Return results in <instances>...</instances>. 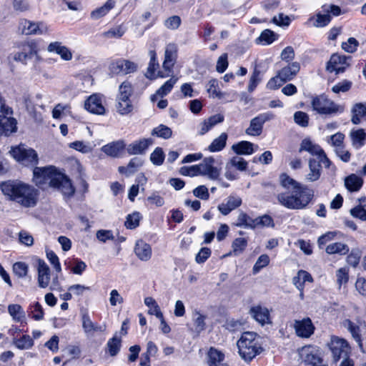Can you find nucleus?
Here are the masks:
<instances>
[{"label": "nucleus", "mask_w": 366, "mask_h": 366, "mask_svg": "<svg viewBox=\"0 0 366 366\" xmlns=\"http://www.w3.org/2000/svg\"><path fill=\"white\" fill-rule=\"evenodd\" d=\"M1 190L6 198L24 208L36 206L39 190L34 185L20 179H13L1 184Z\"/></svg>", "instance_id": "f257e3e1"}, {"label": "nucleus", "mask_w": 366, "mask_h": 366, "mask_svg": "<svg viewBox=\"0 0 366 366\" xmlns=\"http://www.w3.org/2000/svg\"><path fill=\"white\" fill-rule=\"evenodd\" d=\"M32 181L40 187L49 186L56 189L65 197H71L75 192L71 180L54 166L36 167L33 169Z\"/></svg>", "instance_id": "f03ea898"}, {"label": "nucleus", "mask_w": 366, "mask_h": 366, "mask_svg": "<svg viewBox=\"0 0 366 366\" xmlns=\"http://www.w3.org/2000/svg\"><path fill=\"white\" fill-rule=\"evenodd\" d=\"M313 192L307 187L295 190L287 191L277 194L278 202L289 209L300 210L305 209L313 197Z\"/></svg>", "instance_id": "7ed1b4c3"}, {"label": "nucleus", "mask_w": 366, "mask_h": 366, "mask_svg": "<svg viewBox=\"0 0 366 366\" xmlns=\"http://www.w3.org/2000/svg\"><path fill=\"white\" fill-rule=\"evenodd\" d=\"M237 352L245 362H250L263 352L259 337L255 332H244L237 341Z\"/></svg>", "instance_id": "20e7f679"}, {"label": "nucleus", "mask_w": 366, "mask_h": 366, "mask_svg": "<svg viewBox=\"0 0 366 366\" xmlns=\"http://www.w3.org/2000/svg\"><path fill=\"white\" fill-rule=\"evenodd\" d=\"M311 104L314 111L320 114L330 115L343 112L345 107L335 104L325 95L312 98Z\"/></svg>", "instance_id": "39448f33"}, {"label": "nucleus", "mask_w": 366, "mask_h": 366, "mask_svg": "<svg viewBox=\"0 0 366 366\" xmlns=\"http://www.w3.org/2000/svg\"><path fill=\"white\" fill-rule=\"evenodd\" d=\"M327 347L332 354V361L335 363L342 357L351 355V347L348 342L337 336H331Z\"/></svg>", "instance_id": "423d86ee"}, {"label": "nucleus", "mask_w": 366, "mask_h": 366, "mask_svg": "<svg viewBox=\"0 0 366 366\" xmlns=\"http://www.w3.org/2000/svg\"><path fill=\"white\" fill-rule=\"evenodd\" d=\"M306 151L313 156H316L320 162L324 164L325 168L330 169L332 172H335V167L331 161L327 158L324 150L318 144L312 142L310 139H304L300 144L299 152Z\"/></svg>", "instance_id": "0eeeda50"}, {"label": "nucleus", "mask_w": 366, "mask_h": 366, "mask_svg": "<svg viewBox=\"0 0 366 366\" xmlns=\"http://www.w3.org/2000/svg\"><path fill=\"white\" fill-rule=\"evenodd\" d=\"M10 153L16 161L25 166H34L38 164L39 158L36 151L24 145L12 148Z\"/></svg>", "instance_id": "6e6552de"}, {"label": "nucleus", "mask_w": 366, "mask_h": 366, "mask_svg": "<svg viewBox=\"0 0 366 366\" xmlns=\"http://www.w3.org/2000/svg\"><path fill=\"white\" fill-rule=\"evenodd\" d=\"M19 30L25 35H44L51 31L50 26L43 21H31L21 19L19 22Z\"/></svg>", "instance_id": "1a4fd4ad"}, {"label": "nucleus", "mask_w": 366, "mask_h": 366, "mask_svg": "<svg viewBox=\"0 0 366 366\" xmlns=\"http://www.w3.org/2000/svg\"><path fill=\"white\" fill-rule=\"evenodd\" d=\"M300 358L310 366H327L318 350L310 346L302 347L300 351Z\"/></svg>", "instance_id": "9d476101"}, {"label": "nucleus", "mask_w": 366, "mask_h": 366, "mask_svg": "<svg viewBox=\"0 0 366 366\" xmlns=\"http://www.w3.org/2000/svg\"><path fill=\"white\" fill-rule=\"evenodd\" d=\"M274 118V115L272 112H265L259 114L252 119L249 127L246 129L247 134L250 136H259L262 132L263 124Z\"/></svg>", "instance_id": "9b49d317"}, {"label": "nucleus", "mask_w": 366, "mask_h": 366, "mask_svg": "<svg viewBox=\"0 0 366 366\" xmlns=\"http://www.w3.org/2000/svg\"><path fill=\"white\" fill-rule=\"evenodd\" d=\"M138 64L128 59H119L112 61L109 65V70L114 74H128L135 72Z\"/></svg>", "instance_id": "f8f14e48"}, {"label": "nucleus", "mask_w": 366, "mask_h": 366, "mask_svg": "<svg viewBox=\"0 0 366 366\" xmlns=\"http://www.w3.org/2000/svg\"><path fill=\"white\" fill-rule=\"evenodd\" d=\"M350 59V56H346L345 55L334 54L331 56L327 64V70L330 73H342L350 66V63L348 61Z\"/></svg>", "instance_id": "ddd939ff"}, {"label": "nucleus", "mask_w": 366, "mask_h": 366, "mask_svg": "<svg viewBox=\"0 0 366 366\" xmlns=\"http://www.w3.org/2000/svg\"><path fill=\"white\" fill-rule=\"evenodd\" d=\"M214 159L212 157H206L199 164L200 176H205L211 180H218L221 174V169L214 166Z\"/></svg>", "instance_id": "4468645a"}, {"label": "nucleus", "mask_w": 366, "mask_h": 366, "mask_svg": "<svg viewBox=\"0 0 366 366\" xmlns=\"http://www.w3.org/2000/svg\"><path fill=\"white\" fill-rule=\"evenodd\" d=\"M36 269L38 273V286L40 288L47 287L51 280L50 269L49 266L43 259H39L37 260Z\"/></svg>", "instance_id": "2eb2a0df"}, {"label": "nucleus", "mask_w": 366, "mask_h": 366, "mask_svg": "<svg viewBox=\"0 0 366 366\" xmlns=\"http://www.w3.org/2000/svg\"><path fill=\"white\" fill-rule=\"evenodd\" d=\"M177 58V46L174 43L168 44L164 51V60L162 64L164 69L172 71Z\"/></svg>", "instance_id": "dca6fc26"}, {"label": "nucleus", "mask_w": 366, "mask_h": 366, "mask_svg": "<svg viewBox=\"0 0 366 366\" xmlns=\"http://www.w3.org/2000/svg\"><path fill=\"white\" fill-rule=\"evenodd\" d=\"M85 109L91 113L103 114L105 108L102 103V97L98 94L91 95L84 103Z\"/></svg>", "instance_id": "f3484780"}, {"label": "nucleus", "mask_w": 366, "mask_h": 366, "mask_svg": "<svg viewBox=\"0 0 366 366\" xmlns=\"http://www.w3.org/2000/svg\"><path fill=\"white\" fill-rule=\"evenodd\" d=\"M82 327L84 332L89 336H93L95 332H104L106 330V325H99L92 322L89 315L84 313L81 317Z\"/></svg>", "instance_id": "a211bd4d"}, {"label": "nucleus", "mask_w": 366, "mask_h": 366, "mask_svg": "<svg viewBox=\"0 0 366 366\" xmlns=\"http://www.w3.org/2000/svg\"><path fill=\"white\" fill-rule=\"evenodd\" d=\"M294 327L297 336L309 337L314 332L315 327L310 318H304L302 320H295Z\"/></svg>", "instance_id": "6ab92c4d"}, {"label": "nucleus", "mask_w": 366, "mask_h": 366, "mask_svg": "<svg viewBox=\"0 0 366 366\" xmlns=\"http://www.w3.org/2000/svg\"><path fill=\"white\" fill-rule=\"evenodd\" d=\"M344 327L351 333L352 337L357 342L360 347H362L361 330L365 328L366 324L364 321H359L358 324L352 322L350 320H345L343 323Z\"/></svg>", "instance_id": "aec40b11"}, {"label": "nucleus", "mask_w": 366, "mask_h": 366, "mask_svg": "<svg viewBox=\"0 0 366 366\" xmlns=\"http://www.w3.org/2000/svg\"><path fill=\"white\" fill-rule=\"evenodd\" d=\"M152 144L153 140L150 138L142 139L129 144L126 149L130 155L142 154Z\"/></svg>", "instance_id": "412c9836"}, {"label": "nucleus", "mask_w": 366, "mask_h": 366, "mask_svg": "<svg viewBox=\"0 0 366 366\" xmlns=\"http://www.w3.org/2000/svg\"><path fill=\"white\" fill-rule=\"evenodd\" d=\"M134 252L138 259L142 262L149 261L152 255L151 245L142 239L136 242Z\"/></svg>", "instance_id": "4be33fe9"}, {"label": "nucleus", "mask_w": 366, "mask_h": 366, "mask_svg": "<svg viewBox=\"0 0 366 366\" xmlns=\"http://www.w3.org/2000/svg\"><path fill=\"white\" fill-rule=\"evenodd\" d=\"M242 204V199L237 195H229L224 202L218 205V209L223 215H227Z\"/></svg>", "instance_id": "5701e85b"}, {"label": "nucleus", "mask_w": 366, "mask_h": 366, "mask_svg": "<svg viewBox=\"0 0 366 366\" xmlns=\"http://www.w3.org/2000/svg\"><path fill=\"white\" fill-rule=\"evenodd\" d=\"M251 316L260 325L270 324V314L267 308L257 305L252 307L249 310Z\"/></svg>", "instance_id": "b1692460"}, {"label": "nucleus", "mask_w": 366, "mask_h": 366, "mask_svg": "<svg viewBox=\"0 0 366 366\" xmlns=\"http://www.w3.org/2000/svg\"><path fill=\"white\" fill-rule=\"evenodd\" d=\"M300 69V64L297 61L290 63L278 71L277 74L280 79L285 83L293 79L298 74Z\"/></svg>", "instance_id": "393cba45"}, {"label": "nucleus", "mask_w": 366, "mask_h": 366, "mask_svg": "<svg viewBox=\"0 0 366 366\" xmlns=\"http://www.w3.org/2000/svg\"><path fill=\"white\" fill-rule=\"evenodd\" d=\"M362 122H366V103L357 102L351 108V122L357 125Z\"/></svg>", "instance_id": "a878e982"}, {"label": "nucleus", "mask_w": 366, "mask_h": 366, "mask_svg": "<svg viewBox=\"0 0 366 366\" xmlns=\"http://www.w3.org/2000/svg\"><path fill=\"white\" fill-rule=\"evenodd\" d=\"M47 51L49 53H55L59 55L61 59L64 61H70L73 57L71 50L59 41L51 42L47 46Z\"/></svg>", "instance_id": "bb28decb"}, {"label": "nucleus", "mask_w": 366, "mask_h": 366, "mask_svg": "<svg viewBox=\"0 0 366 366\" xmlns=\"http://www.w3.org/2000/svg\"><path fill=\"white\" fill-rule=\"evenodd\" d=\"M0 135L9 136L17 131V122L12 117L0 115Z\"/></svg>", "instance_id": "cd10ccee"}, {"label": "nucleus", "mask_w": 366, "mask_h": 366, "mask_svg": "<svg viewBox=\"0 0 366 366\" xmlns=\"http://www.w3.org/2000/svg\"><path fill=\"white\" fill-rule=\"evenodd\" d=\"M209 366H227L224 362V353L215 347H210L207 354Z\"/></svg>", "instance_id": "c85d7f7f"}, {"label": "nucleus", "mask_w": 366, "mask_h": 366, "mask_svg": "<svg viewBox=\"0 0 366 366\" xmlns=\"http://www.w3.org/2000/svg\"><path fill=\"white\" fill-rule=\"evenodd\" d=\"M224 121V117L222 114H215L207 119H204L199 124L198 134L203 135L209 132L216 124L221 123Z\"/></svg>", "instance_id": "c756f323"}, {"label": "nucleus", "mask_w": 366, "mask_h": 366, "mask_svg": "<svg viewBox=\"0 0 366 366\" xmlns=\"http://www.w3.org/2000/svg\"><path fill=\"white\" fill-rule=\"evenodd\" d=\"M331 21L330 14L318 13L316 16L310 17L306 21L305 24L307 26H313L315 27H324L326 26Z\"/></svg>", "instance_id": "7c9ffc66"}, {"label": "nucleus", "mask_w": 366, "mask_h": 366, "mask_svg": "<svg viewBox=\"0 0 366 366\" xmlns=\"http://www.w3.org/2000/svg\"><path fill=\"white\" fill-rule=\"evenodd\" d=\"M142 164L143 161L140 158L134 157L129 161L127 167H119L118 171L120 174H125L127 177H129L135 173L139 168L142 166Z\"/></svg>", "instance_id": "2f4dec72"}, {"label": "nucleus", "mask_w": 366, "mask_h": 366, "mask_svg": "<svg viewBox=\"0 0 366 366\" xmlns=\"http://www.w3.org/2000/svg\"><path fill=\"white\" fill-rule=\"evenodd\" d=\"M321 164L322 162H320V161L317 162L314 159L309 160L310 172L306 175L307 181L313 182L319 179L321 175Z\"/></svg>", "instance_id": "473e14b6"}, {"label": "nucleus", "mask_w": 366, "mask_h": 366, "mask_svg": "<svg viewBox=\"0 0 366 366\" xmlns=\"http://www.w3.org/2000/svg\"><path fill=\"white\" fill-rule=\"evenodd\" d=\"M149 55L150 57V60L145 76L150 79H154L157 76H159V74H156V71L159 69V64L157 59V54L155 51L150 50L149 51ZM159 76H161L159 75Z\"/></svg>", "instance_id": "72a5a7b5"}, {"label": "nucleus", "mask_w": 366, "mask_h": 366, "mask_svg": "<svg viewBox=\"0 0 366 366\" xmlns=\"http://www.w3.org/2000/svg\"><path fill=\"white\" fill-rule=\"evenodd\" d=\"M126 31V26L124 24H119L102 32L101 36L105 39H119L125 34Z\"/></svg>", "instance_id": "f704fd0d"}, {"label": "nucleus", "mask_w": 366, "mask_h": 366, "mask_svg": "<svg viewBox=\"0 0 366 366\" xmlns=\"http://www.w3.org/2000/svg\"><path fill=\"white\" fill-rule=\"evenodd\" d=\"M125 146L124 141H117L104 146L102 151L107 155L115 157L122 152Z\"/></svg>", "instance_id": "c9c22d12"}, {"label": "nucleus", "mask_w": 366, "mask_h": 366, "mask_svg": "<svg viewBox=\"0 0 366 366\" xmlns=\"http://www.w3.org/2000/svg\"><path fill=\"white\" fill-rule=\"evenodd\" d=\"M363 184V180L361 177L355 174H350L345 179V187L350 192H357L360 189Z\"/></svg>", "instance_id": "e433bc0d"}, {"label": "nucleus", "mask_w": 366, "mask_h": 366, "mask_svg": "<svg viewBox=\"0 0 366 366\" xmlns=\"http://www.w3.org/2000/svg\"><path fill=\"white\" fill-rule=\"evenodd\" d=\"M352 144L355 149H360L365 142L366 134L363 129L352 130L350 132Z\"/></svg>", "instance_id": "4c0bfd02"}, {"label": "nucleus", "mask_w": 366, "mask_h": 366, "mask_svg": "<svg viewBox=\"0 0 366 366\" xmlns=\"http://www.w3.org/2000/svg\"><path fill=\"white\" fill-rule=\"evenodd\" d=\"M313 279L310 273L305 270H300L297 275L293 277L292 282L299 290H304L306 282H312Z\"/></svg>", "instance_id": "58836bf2"}, {"label": "nucleus", "mask_w": 366, "mask_h": 366, "mask_svg": "<svg viewBox=\"0 0 366 366\" xmlns=\"http://www.w3.org/2000/svg\"><path fill=\"white\" fill-rule=\"evenodd\" d=\"M8 312L12 317V320L16 322H22L25 320V312L19 304L9 305Z\"/></svg>", "instance_id": "ea45409f"}, {"label": "nucleus", "mask_w": 366, "mask_h": 366, "mask_svg": "<svg viewBox=\"0 0 366 366\" xmlns=\"http://www.w3.org/2000/svg\"><path fill=\"white\" fill-rule=\"evenodd\" d=\"M280 184L287 189V191L295 190L297 189H301V187H305L301 184L300 182H297L287 174L283 173L280 176Z\"/></svg>", "instance_id": "a19ab883"}, {"label": "nucleus", "mask_w": 366, "mask_h": 366, "mask_svg": "<svg viewBox=\"0 0 366 366\" xmlns=\"http://www.w3.org/2000/svg\"><path fill=\"white\" fill-rule=\"evenodd\" d=\"M254 144L247 141H242L232 145V150L237 154L249 155L254 153Z\"/></svg>", "instance_id": "79ce46f5"}, {"label": "nucleus", "mask_w": 366, "mask_h": 366, "mask_svg": "<svg viewBox=\"0 0 366 366\" xmlns=\"http://www.w3.org/2000/svg\"><path fill=\"white\" fill-rule=\"evenodd\" d=\"M238 227L254 229V219L250 217L247 213L243 211H239L237 222L234 224Z\"/></svg>", "instance_id": "37998d69"}, {"label": "nucleus", "mask_w": 366, "mask_h": 366, "mask_svg": "<svg viewBox=\"0 0 366 366\" xmlns=\"http://www.w3.org/2000/svg\"><path fill=\"white\" fill-rule=\"evenodd\" d=\"M227 139V134L222 133L217 138L214 139L208 147L211 152H216L222 150L225 146Z\"/></svg>", "instance_id": "c03bdc74"}, {"label": "nucleus", "mask_w": 366, "mask_h": 366, "mask_svg": "<svg viewBox=\"0 0 366 366\" xmlns=\"http://www.w3.org/2000/svg\"><path fill=\"white\" fill-rule=\"evenodd\" d=\"M325 251L329 254H346L349 252V247L347 244L342 242H335L327 246Z\"/></svg>", "instance_id": "a18cd8bd"}, {"label": "nucleus", "mask_w": 366, "mask_h": 366, "mask_svg": "<svg viewBox=\"0 0 366 366\" xmlns=\"http://www.w3.org/2000/svg\"><path fill=\"white\" fill-rule=\"evenodd\" d=\"M13 344L19 350H29L34 345V340L29 335H24L19 338H14Z\"/></svg>", "instance_id": "49530a36"}, {"label": "nucleus", "mask_w": 366, "mask_h": 366, "mask_svg": "<svg viewBox=\"0 0 366 366\" xmlns=\"http://www.w3.org/2000/svg\"><path fill=\"white\" fill-rule=\"evenodd\" d=\"M114 6L113 0H108L102 6L96 9L91 13V17L94 19H98L104 16Z\"/></svg>", "instance_id": "de8ad7c7"}, {"label": "nucleus", "mask_w": 366, "mask_h": 366, "mask_svg": "<svg viewBox=\"0 0 366 366\" xmlns=\"http://www.w3.org/2000/svg\"><path fill=\"white\" fill-rule=\"evenodd\" d=\"M177 81V78L172 77L167 80L157 92L156 94L152 97V101H154L155 96L164 97L168 94L174 87Z\"/></svg>", "instance_id": "09e8293b"}, {"label": "nucleus", "mask_w": 366, "mask_h": 366, "mask_svg": "<svg viewBox=\"0 0 366 366\" xmlns=\"http://www.w3.org/2000/svg\"><path fill=\"white\" fill-rule=\"evenodd\" d=\"M144 304L149 308L148 313L155 315L157 317H162L163 315L156 300L152 297L144 298Z\"/></svg>", "instance_id": "8fccbe9b"}, {"label": "nucleus", "mask_w": 366, "mask_h": 366, "mask_svg": "<svg viewBox=\"0 0 366 366\" xmlns=\"http://www.w3.org/2000/svg\"><path fill=\"white\" fill-rule=\"evenodd\" d=\"M21 51L31 59L38 54L37 44L34 41H26L21 44Z\"/></svg>", "instance_id": "3c124183"}, {"label": "nucleus", "mask_w": 366, "mask_h": 366, "mask_svg": "<svg viewBox=\"0 0 366 366\" xmlns=\"http://www.w3.org/2000/svg\"><path fill=\"white\" fill-rule=\"evenodd\" d=\"M107 347L108 352L111 356H116L121 348V338L114 335L112 338L108 340Z\"/></svg>", "instance_id": "603ef678"}, {"label": "nucleus", "mask_w": 366, "mask_h": 366, "mask_svg": "<svg viewBox=\"0 0 366 366\" xmlns=\"http://www.w3.org/2000/svg\"><path fill=\"white\" fill-rule=\"evenodd\" d=\"M247 246V239L244 237L234 239L232 244V252L234 256L242 254Z\"/></svg>", "instance_id": "864d4df0"}, {"label": "nucleus", "mask_w": 366, "mask_h": 366, "mask_svg": "<svg viewBox=\"0 0 366 366\" xmlns=\"http://www.w3.org/2000/svg\"><path fill=\"white\" fill-rule=\"evenodd\" d=\"M206 316L202 315L200 312L196 311L193 315V322L194 330L199 333L204 330L206 327L205 323Z\"/></svg>", "instance_id": "5fc2aeb1"}, {"label": "nucleus", "mask_w": 366, "mask_h": 366, "mask_svg": "<svg viewBox=\"0 0 366 366\" xmlns=\"http://www.w3.org/2000/svg\"><path fill=\"white\" fill-rule=\"evenodd\" d=\"M141 214L138 212H134L132 214H128L125 221V227L127 229H133L137 227L139 224Z\"/></svg>", "instance_id": "6e6d98bb"}, {"label": "nucleus", "mask_w": 366, "mask_h": 366, "mask_svg": "<svg viewBox=\"0 0 366 366\" xmlns=\"http://www.w3.org/2000/svg\"><path fill=\"white\" fill-rule=\"evenodd\" d=\"M29 271V266L23 262H17L13 264V272L19 278L25 277Z\"/></svg>", "instance_id": "4d7b16f0"}, {"label": "nucleus", "mask_w": 366, "mask_h": 366, "mask_svg": "<svg viewBox=\"0 0 366 366\" xmlns=\"http://www.w3.org/2000/svg\"><path fill=\"white\" fill-rule=\"evenodd\" d=\"M274 222L272 218L267 214H264L254 219V229L257 227H273Z\"/></svg>", "instance_id": "13d9d810"}, {"label": "nucleus", "mask_w": 366, "mask_h": 366, "mask_svg": "<svg viewBox=\"0 0 366 366\" xmlns=\"http://www.w3.org/2000/svg\"><path fill=\"white\" fill-rule=\"evenodd\" d=\"M359 46V41L354 37H350L346 41L341 44L342 49L347 53H355Z\"/></svg>", "instance_id": "bf43d9fd"}, {"label": "nucleus", "mask_w": 366, "mask_h": 366, "mask_svg": "<svg viewBox=\"0 0 366 366\" xmlns=\"http://www.w3.org/2000/svg\"><path fill=\"white\" fill-rule=\"evenodd\" d=\"M172 134V129L169 127L163 124H161L159 127H155L152 132V135H156L163 139H169V137H171Z\"/></svg>", "instance_id": "052dcab7"}, {"label": "nucleus", "mask_w": 366, "mask_h": 366, "mask_svg": "<svg viewBox=\"0 0 366 366\" xmlns=\"http://www.w3.org/2000/svg\"><path fill=\"white\" fill-rule=\"evenodd\" d=\"M234 167L239 171H244L247 167V162L240 157H232L229 162L227 164V168Z\"/></svg>", "instance_id": "680f3d73"}, {"label": "nucleus", "mask_w": 366, "mask_h": 366, "mask_svg": "<svg viewBox=\"0 0 366 366\" xmlns=\"http://www.w3.org/2000/svg\"><path fill=\"white\" fill-rule=\"evenodd\" d=\"M269 263V257L267 254H262L259 257L252 268L253 274H257L262 268Z\"/></svg>", "instance_id": "e2e57ef3"}, {"label": "nucleus", "mask_w": 366, "mask_h": 366, "mask_svg": "<svg viewBox=\"0 0 366 366\" xmlns=\"http://www.w3.org/2000/svg\"><path fill=\"white\" fill-rule=\"evenodd\" d=\"M30 312L32 315V318L36 321H39L44 319V310L41 304L38 302H34L30 306Z\"/></svg>", "instance_id": "0e129e2a"}, {"label": "nucleus", "mask_w": 366, "mask_h": 366, "mask_svg": "<svg viewBox=\"0 0 366 366\" xmlns=\"http://www.w3.org/2000/svg\"><path fill=\"white\" fill-rule=\"evenodd\" d=\"M345 139V135L342 133L337 132L327 139V142L335 149H338V147H342L343 146V141Z\"/></svg>", "instance_id": "69168bd1"}, {"label": "nucleus", "mask_w": 366, "mask_h": 366, "mask_svg": "<svg viewBox=\"0 0 366 366\" xmlns=\"http://www.w3.org/2000/svg\"><path fill=\"white\" fill-rule=\"evenodd\" d=\"M150 160L155 165H162L164 160V154L162 149L157 147L151 154Z\"/></svg>", "instance_id": "338daca9"}, {"label": "nucleus", "mask_w": 366, "mask_h": 366, "mask_svg": "<svg viewBox=\"0 0 366 366\" xmlns=\"http://www.w3.org/2000/svg\"><path fill=\"white\" fill-rule=\"evenodd\" d=\"M117 112L122 115L127 114L133 109L131 101L118 100L117 104Z\"/></svg>", "instance_id": "774afa93"}]
</instances>
